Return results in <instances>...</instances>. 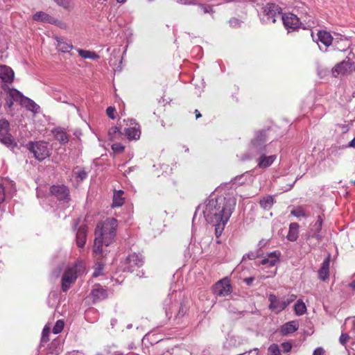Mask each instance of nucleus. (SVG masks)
<instances>
[{"label": "nucleus", "instance_id": "nucleus-49", "mask_svg": "<svg viewBox=\"0 0 355 355\" xmlns=\"http://www.w3.org/2000/svg\"><path fill=\"white\" fill-rule=\"evenodd\" d=\"M292 346L289 343H284L282 344V349L284 352H288L291 351Z\"/></svg>", "mask_w": 355, "mask_h": 355}, {"label": "nucleus", "instance_id": "nucleus-57", "mask_svg": "<svg viewBox=\"0 0 355 355\" xmlns=\"http://www.w3.org/2000/svg\"><path fill=\"white\" fill-rule=\"evenodd\" d=\"M55 24H56L57 26H60L62 28H66V26L64 23L61 22V21H58V20H56V23Z\"/></svg>", "mask_w": 355, "mask_h": 355}, {"label": "nucleus", "instance_id": "nucleus-41", "mask_svg": "<svg viewBox=\"0 0 355 355\" xmlns=\"http://www.w3.org/2000/svg\"><path fill=\"white\" fill-rule=\"evenodd\" d=\"M199 8L203 13H213L212 7L210 6H205L204 4H199Z\"/></svg>", "mask_w": 355, "mask_h": 355}, {"label": "nucleus", "instance_id": "nucleus-10", "mask_svg": "<svg viewBox=\"0 0 355 355\" xmlns=\"http://www.w3.org/2000/svg\"><path fill=\"white\" fill-rule=\"evenodd\" d=\"M3 89L6 92V104L9 107H12L14 102L19 103L21 105L24 98L26 97L20 92L14 88H6L3 86Z\"/></svg>", "mask_w": 355, "mask_h": 355}, {"label": "nucleus", "instance_id": "nucleus-43", "mask_svg": "<svg viewBox=\"0 0 355 355\" xmlns=\"http://www.w3.org/2000/svg\"><path fill=\"white\" fill-rule=\"evenodd\" d=\"M349 338H350V336H349L348 334L343 333L340 336L339 341H340V344L344 345L347 343V341L349 340Z\"/></svg>", "mask_w": 355, "mask_h": 355}, {"label": "nucleus", "instance_id": "nucleus-53", "mask_svg": "<svg viewBox=\"0 0 355 355\" xmlns=\"http://www.w3.org/2000/svg\"><path fill=\"white\" fill-rule=\"evenodd\" d=\"M324 353V351L322 347H318L313 351V355H323Z\"/></svg>", "mask_w": 355, "mask_h": 355}, {"label": "nucleus", "instance_id": "nucleus-55", "mask_svg": "<svg viewBox=\"0 0 355 355\" xmlns=\"http://www.w3.org/2000/svg\"><path fill=\"white\" fill-rule=\"evenodd\" d=\"M254 280V278L253 277H247L243 279V281L248 284V286H251L253 281Z\"/></svg>", "mask_w": 355, "mask_h": 355}, {"label": "nucleus", "instance_id": "nucleus-26", "mask_svg": "<svg viewBox=\"0 0 355 355\" xmlns=\"http://www.w3.org/2000/svg\"><path fill=\"white\" fill-rule=\"evenodd\" d=\"M94 301L102 300L107 297V291L99 285L96 286L92 291Z\"/></svg>", "mask_w": 355, "mask_h": 355}, {"label": "nucleus", "instance_id": "nucleus-61", "mask_svg": "<svg viewBox=\"0 0 355 355\" xmlns=\"http://www.w3.org/2000/svg\"><path fill=\"white\" fill-rule=\"evenodd\" d=\"M195 113H196V119H198V118L201 117V114L200 113V112L198 110H195Z\"/></svg>", "mask_w": 355, "mask_h": 355}, {"label": "nucleus", "instance_id": "nucleus-44", "mask_svg": "<svg viewBox=\"0 0 355 355\" xmlns=\"http://www.w3.org/2000/svg\"><path fill=\"white\" fill-rule=\"evenodd\" d=\"M60 101L64 103H66V104H68L73 107H75L76 109V110L78 112L79 111V108L78 107V106H76L74 103H69L68 101V98L67 96H63V97H60L59 98H58Z\"/></svg>", "mask_w": 355, "mask_h": 355}, {"label": "nucleus", "instance_id": "nucleus-19", "mask_svg": "<svg viewBox=\"0 0 355 355\" xmlns=\"http://www.w3.org/2000/svg\"><path fill=\"white\" fill-rule=\"evenodd\" d=\"M55 139L61 144H65L69 141V135L62 128H55L52 130Z\"/></svg>", "mask_w": 355, "mask_h": 355}, {"label": "nucleus", "instance_id": "nucleus-39", "mask_svg": "<svg viewBox=\"0 0 355 355\" xmlns=\"http://www.w3.org/2000/svg\"><path fill=\"white\" fill-rule=\"evenodd\" d=\"M225 223H215V234L218 238L219 237L225 229Z\"/></svg>", "mask_w": 355, "mask_h": 355}, {"label": "nucleus", "instance_id": "nucleus-1", "mask_svg": "<svg viewBox=\"0 0 355 355\" xmlns=\"http://www.w3.org/2000/svg\"><path fill=\"white\" fill-rule=\"evenodd\" d=\"M236 203L232 195H218L214 192L199 205L194 213L192 222H228Z\"/></svg>", "mask_w": 355, "mask_h": 355}, {"label": "nucleus", "instance_id": "nucleus-4", "mask_svg": "<svg viewBox=\"0 0 355 355\" xmlns=\"http://www.w3.org/2000/svg\"><path fill=\"white\" fill-rule=\"evenodd\" d=\"M116 223H98L95 230V239L101 241L106 246L114 240L116 235Z\"/></svg>", "mask_w": 355, "mask_h": 355}, {"label": "nucleus", "instance_id": "nucleus-31", "mask_svg": "<svg viewBox=\"0 0 355 355\" xmlns=\"http://www.w3.org/2000/svg\"><path fill=\"white\" fill-rule=\"evenodd\" d=\"M274 198L271 196H266L260 200V206L264 209H270L274 204Z\"/></svg>", "mask_w": 355, "mask_h": 355}, {"label": "nucleus", "instance_id": "nucleus-59", "mask_svg": "<svg viewBox=\"0 0 355 355\" xmlns=\"http://www.w3.org/2000/svg\"><path fill=\"white\" fill-rule=\"evenodd\" d=\"M349 146L355 148V137L349 142Z\"/></svg>", "mask_w": 355, "mask_h": 355}, {"label": "nucleus", "instance_id": "nucleus-52", "mask_svg": "<svg viewBox=\"0 0 355 355\" xmlns=\"http://www.w3.org/2000/svg\"><path fill=\"white\" fill-rule=\"evenodd\" d=\"M5 200V191L2 184H0V204Z\"/></svg>", "mask_w": 355, "mask_h": 355}, {"label": "nucleus", "instance_id": "nucleus-46", "mask_svg": "<svg viewBox=\"0 0 355 355\" xmlns=\"http://www.w3.org/2000/svg\"><path fill=\"white\" fill-rule=\"evenodd\" d=\"M48 336H49V329H46L44 328L42 331V339H41V342L42 343H46L48 341L49 338H48Z\"/></svg>", "mask_w": 355, "mask_h": 355}, {"label": "nucleus", "instance_id": "nucleus-8", "mask_svg": "<svg viewBox=\"0 0 355 355\" xmlns=\"http://www.w3.org/2000/svg\"><path fill=\"white\" fill-rule=\"evenodd\" d=\"M0 141L10 148L16 146V142L10 133V123L6 119H0Z\"/></svg>", "mask_w": 355, "mask_h": 355}, {"label": "nucleus", "instance_id": "nucleus-29", "mask_svg": "<svg viewBox=\"0 0 355 355\" xmlns=\"http://www.w3.org/2000/svg\"><path fill=\"white\" fill-rule=\"evenodd\" d=\"M128 262L130 267L138 266L140 267L143 265V259L141 256L137 254H130L128 257Z\"/></svg>", "mask_w": 355, "mask_h": 355}, {"label": "nucleus", "instance_id": "nucleus-21", "mask_svg": "<svg viewBox=\"0 0 355 355\" xmlns=\"http://www.w3.org/2000/svg\"><path fill=\"white\" fill-rule=\"evenodd\" d=\"M318 41L324 44L325 47L329 46L333 41L331 35L326 31H319L318 34Z\"/></svg>", "mask_w": 355, "mask_h": 355}, {"label": "nucleus", "instance_id": "nucleus-22", "mask_svg": "<svg viewBox=\"0 0 355 355\" xmlns=\"http://www.w3.org/2000/svg\"><path fill=\"white\" fill-rule=\"evenodd\" d=\"M55 39L57 42L56 48L58 51L63 53H69L70 50L73 49V46L71 43L67 42L64 39L59 37H56Z\"/></svg>", "mask_w": 355, "mask_h": 355}, {"label": "nucleus", "instance_id": "nucleus-13", "mask_svg": "<svg viewBox=\"0 0 355 355\" xmlns=\"http://www.w3.org/2000/svg\"><path fill=\"white\" fill-rule=\"evenodd\" d=\"M14 71L8 66L0 64V80L3 83H10L14 79Z\"/></svg>", "mask_w": 355, "mask_h": 355}, {"label": "nucleus", "instance_id": "nucleus-33", "mask_svg": "<svg viewBox=\"0 0 355 355\" xmlns=\"http://www.w3.org/2000/svg\"><path fill=\"white\" fill-rule=\"evenodd\" d=\"M121 132L119 128L116 126L112 127L108 131V139L110 141H114L121 137Z\"/></svg>", "mask_w": 355, "mask_h": 355}, {"label": "nucleus", "instance_id": "nucleus-27", "mask_svg": "<svg viewBox=\"0 0 355 355\" xmlns=\"http://www.w3.org/2000/svg\"><path fill=\"white\" fill-rule=\"evenodd\" d=\"M21 105L34 114L38 113L40 111V106L28 97H25V98H24Z\"/></svg>", "mask_w": 355, "mask_h": 355}, {"label": "nucleus", "instance_id": "nucleus-48", "mask_svg": "<svg viewBox=\"0 0 355 355\" xmlns=\"http://www.w3.org/2000/svg\"><path fill=\"white\" fill-rule=\"evenodd\" d=\"M103 268V264H98L97 268L95 269V271L93 273V277H98L101 275V271Z\"/></svg>", "mask_w": 355, "mask_h": 355}, {"label": "nucleus", "instance_id": "nucleus-15", "mask_svg": "<svg viewBox=\"0 0 355 355\" xmlns=\"http://www.w3.org/2000/svg\"><path fill=\"white\" fill-rule=\"evenodd\" d=\"M130 125L132 126L125 129V132L127 137L129 139H139L141 135L139 126L136 123L135 119L130 120Z\"/></svg>", "mask_w": 355, "mask_h": 355}, {"label": "nucleus", "instance_id": "nucleus-28", "mask_svg": "<svg viewBox=\"0 0 355 355\" xmlns=\"http://www.w3.org/2000/svg\"><path fill=\"white\" fill-rule=\"evenodd\" d=\"M298 223H290L287 239L291 241H295L298 237Z\"/></svg>", "mask_w": 355, "mask_h": 355}, {"label": "nucleus", "instance_id": "nucleus-40", "mask_svg": "<svg viewBox=\"0 0 355 355\" xmlns=\"http://www.w3.org/2000/svg\"><path fill=\"white\" fill-rule=\"evenodd\" d=\"M228 22H229L230 26L232 28H234L241 27V24H242V21H241L240 19H239L236 17H232L229 20Z\"/></svg>", "mask_w": 355, "mask_h": 355}, {"label": "nucleus", "instance_id": "nucleus-2", "mask_svg": "<svg viewBox=\"0 0 355 355\" xmlns=\"http://www.w3.org/2000/svg\"><path fill=\"white\" fill-rule=\"evenodd\" d=\"M269 132V129L255 131L248 150L242 153L239 159L243 162L254 159L257 166L261 169H266L272 166L277 156L272 154L270 150L272 142L270 141Z\"/></svg>", "mask_w": 355, "mask_h": 355}, {"label": "nucleus", "instance_id": "nucleus-35", "mask_svg": "<svg viewBox=\"0 0 355 355\" xmlns=\"http://www.w3.org/2000/svg\"><path fill=\"white\" fill-rule=\"evenodd\" d=\"M103 244H104L103 241H97L96 239H94L93 252L96 255L102 256L103 254Z\"/></svg>", "mask_w": 355, "mask_h": 355}, {"label": "nucleus", "instance_id": "nucleus-9", "mask_svg": "<svg viewBox=\"0 0 355 355\" xmlns=\"http://www.w3.org/2000/svg\"><path fill=\"white\" fill-rule=\"evenodd\" d=\"M51 193L55 196L57 200L63 205L64 207H68L69 202L70 201L69 189L63 185H53L51 187Z\"/></svg>", "mask_w": 355, "mask_h": 355}, {"label": "nucleus", "instance_id": "nucleus-23", "mask_svg": "<svg viewBox=\"0 0 355 355\" xmlns=\"http://www.w3.org/2000/svg\"><path fill=\"white\" fill-rule=\"evenodd\" d=\"M310 209V207H307L305 209L302 207H296L291 211V214L300 220L302 218H306L311 215Z\"/></svg>", "mask_w": 355, "mask_h": 355}, {"label": "nucleus", "instance_id": "nucleus-58", "mask_svg": "<svg viewBox=\"0 0 355 355\" xmlns=\"http://www.w3.org/2000/svg\"><path fill=\"white\" fill-rule=\"evenodd\" d=\"M248 258H249L250 259H255L258 255H255L254 253H252H252H249V254H248Z\"/></svg>", "mask_w": 355, "mask_h": 355}, {"label": "nucleus", "instance_id": "nucleus-34", "mask_svg": "<svg viewBox=\"0 0 355 355\" xmlns=\"http://www.w3.org/2000/svg\"><path fill=\"white\" fill-rule=\"evenodd\" d=\"M294 309L295 313L298 315H303L306 311V307L304 303L301 300L297 301V302L295 304Z\"/></svg>", "mask_w": 355, "mask_h": 355}, {"label": "nucleus", "instance_id": "nucleus-3", "mask_svg": "<svg viewBox=\"0 0 355 355\" xmlns=\"http://www.w3.org/2000/svg\"><path fill=\"white\" fill-rule=\"evenodd\" d=\"M308 10L309 9L307 7H302L299 16L291 12L285 13L282 16L284 27L288 32L295 31L300 26L306 29L313 25V17Z\"/></svg>", "mask_w": 355, "mask_h": 355}, {"label": "nucleus", "instance_id": "nucleus-16", "mask_svg": "<svg viewBox=\"0 0 355 355\" xmlns=\"http://www.w3.org/2000/svg\"><path fill=\"white\" fill-rule=\"evenodd\" d=\"M351 68V64L348 61H343L337 64L332 69V74L334 77H337L339 75H345Z\"/></svg>", "mask_w": 355, "mask_h": 355}, {"label": "nucleus", "instance_id": "nucleus-18", "mask_svg": "<svg viewBox=\"0 0 355 355\" xmlns=\"http://www.w3.org/2000/svg\"><path fill=\"white\" fill-rule=\"evenodd\" d=\"M330 265V255H329L322 262L321 268L318 270V277L324 281L329 277Z\"/></svg>", "mask_w": 355, "mask_h": 355}, {"label": "nucleus", "instance_id": "nucleus-47", "mask_svg": "<svg viewBox=\"0 0 355 355\" xmlns=\"http://www.w3.org/2000/svg\"><path fill=\"white\" fill-rule=\"evenodd\" d=\"M187 311V308L185 306L182 304L180 307V309H179V311L178 313V316L179 318L183 317L186 314Z\"/></svg>", "mask_w": 355, "mask_h": 355}, {"label": "nucleus", "instance_id": "nucleus-6", "mask_svg": "<svg viewBox=\"0 0 355 355\" xmlns=\"http://www.w3.org/2000/svg\"><path fill=\"white\" fill-rule=\"evenodd\" d=\"M26 148L39 162L44 160L51 154V148L44 141H30L26 144Z\"/></svg>", "mask_w": 355, "mask_h": 355}, {"label": "nucleus", "instance_id": "nucleus-30", "mask_svg": "<svg viewBox=\"0 0 355 355\" xmlns=\"http://www.w3.org/2000/svg\"><path fill=\"white\" fill-rule=\"evenodd\" d=\"M123 191L121 190L115 191L113 196V200L112 206L113 207H121L123 205L124 202Z\"/></svg>", "mask_w": 355, "mask_h": 355}, {"label": "nucleus", "instance_id": "nucleus-42", "mask_svg": "<svg viewBox=\"0 0 355 355\" xmlns=\"http://www.w3.org/2000/svg\"><path fill=\"white\" fill-rule=\"evenodd\" d=\"M112 149L114 152L121 153L123 150L124 146L120 143H115L112 145Z\"/></svg>", "mask_w": 355, "mask_h": 355}, {"label": "nucleus", "instance_id": "nucleus-17", "mask_svg": "<svg viewBox=\"0 0 355 355\" xmlns=\"http://www.w3.org/2000/svg\"><path fill=\"white\" fill-rule=\"evenodd\" d=\"M253 180V178L250 171H247L241 175H237L234 178L231 182L233 184L238 186L245 184L250 183Z\"/></svg>", "mask_w": 355, "mask_h": 355}, {"label": "nucleus", "instance_id": "nucleus-20", "mask_svg": "<svg viewBox=\"0 0 355 355\" xmlns=\"http://www.w3.org/2000/svg\"><path fill=\"white\" fill-rule=\"evenodd\" d=\"M33 20L36 21H42V22H46V23H49V24H55L56 23V19L50 16L49 15H48L47 13L44 12H42V11H40V12H37L33 16Z\"/></svg>", "mask_w": 355, "mask_h": 355}, {"label": "nucleus", "instance_id": "nucleus-62", "mask_svg": "<svg viewBox=\"0 0 355 355\" xmlns=\"http://www.w3.org/2000/svg\"><path fill=\"white\" fill-rule=\"evenodd\" d=\"M349 286L353 288H355V279L352 280V282L349 284Z\"/></svg>", "mask_w": 355, "mask_h": 355}, {"label": "nucleus", "instance_id": "nucleus-64", "mask_svg": "<svg viewBox=\"0 0 355 355\" xmlns=\"http://www.w3.org/2000/svg\"><path fill=\"white\" fill-rule=\"evenodd\" d=\"M107 222L115 223V222H117V220L115 218H109V220Z\"/></svg>", "mask_w": 355, "mask_h": 355}, {"label": "nucleus", "instance_id": "nucleus-63", "mask_svg": "<svg viewBox=\"0 0 355 355\" xmlns=\"http://www.w3.org/2000/svg\"><path fill=\"white\" fill-rule=\"evenodd\" d=\"M317 222H320V223L323 222V219L321 218V216L320 215L318 216V220H317Z\"/></svg>", "mask_w": 355, "mask_h": 355}, {"label": "nucleus", "instance_id": "nucleus-24", "mask_svg": "<svg viewBox=\"0 0 355 355\" xmlns=\"http://www.w3.org/2000/svg\"><path fill=\"white\" fill-rule=\"evenodd\" d=\"M298 327L299 325L297 321H290L282 325L280 332L284 336L288 335L297 330Z\"/></svg>", "mask_w": 355, "mask_h": 355}, {"label": "nucleus", "instance_id": "nucleus-37", "mask_svg": "<svg viewBox=\"0 0 355 355\" xmlns=\"http://www.w3.org/2000/svg\"><path fill=\"white\" fill-rule=\"evenodd\" d=\"M268 355H280V350L276 344L270 345L268 350Z\"/></svg>", "mask_w": 355, "mask_h": 355}, {"label": "nucleus", "instance_id": "nucleus-45", "mask_svg": "<svg viewBox=\"0 0 355 355\" xmlns=\"http://www.w3.org/2000/svg\"><path fill=\"white\" fill-rule=\"evenodd\" d=\"M116 112V110L114 107H108L106 110V114L107 115L112 119H115L114 113Z\"/></svg>", "mask_w": 355, "mask_h": 355}, {"label": "nucleus", "instance_id": "nucleus-60", "mask_svg": "<svg viewBox=\"0 0 355 355\" xmlns=\"http://www.w3.org/2000/svg\"><path fill=\"white\" fill-rule=\"evenodd\" d=\"M267 243V241H265V240H261L259 241V245L260 246V248H262Z\"/></svg>", "mask_w": 355, "mask_h": 355}, {"label": "nucleus", "instance_id": "nucleus-56", "mask_svg": "<svg viewBox=\"0 0 355 355\" xmlns=\"http://www.w3.org/2000/svg\"><path fill=\"white\" fill-rule=\"evenodd\" d=\"M295 299H296V295H291L286 300H284L285 302H288V304H290Z\"/></svg>", "mask_w": 355, "mask_h": 355}, {"label": "nucleus", "instance_id": "nucleus-32", "mask_svg": "<svg viewBox=\"0 0 355 355\" xmlns=\"http://www.w3.org/2000/svg\"><path fill=\"white\" fill-rule=\"evenodd\" d=\"M78 54L83 58L85 59H92V60H96L99 58V56L93 51H87V50H83V49H77Z\"/></svg>", "mask_w": 355, "mask_h": 355}, {"label": "nucleus", "instance_id": "nucleus-38", "mask_svg": "<svg viewBox=\"0 0 355 355\" xmlns=\"http://www.w3.org/2000/svg\"><path fill=\"white\" fill-rule=\"evenodd\" d=\"M64 322L62 320H58L53 328V332L55 334L62 331L64 327Z\"/></svg>", "mask_w": 355, "mask_h": 355}, {"label": "nucleus", "instance_id": "nucleus-7", "mask_svg": "<svg viewBox=\"0 0 355 355\" xmlns=\"http://www.w3.org/2000/svg\"><path fill=\"white\" fill-rule=\"evenodd\" d=\"M282 14V8L277 4L269 3L262 8L259 13L260 20L262 24H270L276 21V18Z\"/></svg>", "mask_w": 355, "mask_h": 355}, {"label": "nucleus", "instance_id": "nucleus-51", "mask_svg": "<svg viewBox=\"0 0 355 355\" xmlns=\"http://www.w3.org/2000/svg\"><path fill=\"white\" fill-rule=\"evenodd\" d=\"M55 2H56L58 5L62 6L63 7H67L69 4V0H53Z\"/></svg>", "mask_w": 355, "mask_h": 355}, {"label": "nucleus", "instance_id": "nucleus-5", "mask_svg": "<svg viewBox=\"0 0 355 355\" xmlns=\"http://www.w3.org/2000/svg\"><path fill=\"white\" fill-rule=\"evenodd\" d=\"M85 272V266L80 261H76L73 265L67 268L62 279V289L66 292L73 283L78 275Z\"/></svg>", "mask_w": 355, "mask_h": 355}, {"label": "nucleus", "instance_id": "nucleus-12", "mask_svg": "<svg viewBox=\"0 0 355 355\" xmlns=\"http://www.w3.org/2000/svg\"><path fill=\"white\" fill-rule=\"evenodd\" d=\"M268 300L270 302L269 309L276 313L281 312L288 305V302L280 300L273 294L269 295Z\"/></svg>", "mask_w": 355, "mask_h": 355}, {"label": "nucleus", "instance_id": "nucleus-50", "mask_svg": "<svg viewBox=\"0 0 355 355\" xmlns=\"http://www.w3.org/2000/svg\"><path fill=\"white\" fill-rule=\"evenodd\" d=\"M178 2L182 5H195V4H196V0H178Z\"/></svg>", "mask_w": 355, "mask_h": 355}, {"label": "nucleus", "instance_id": "nucleus-36", "mask_svg": "<svg viewBox=\"0 0 355 355\" xmlns=\"http://www.w3.org/2000/svg\"><path fill=\"white\" fill-rule=\"evenodd\" d=\"M73 173L76 178L80 182H83L88 176V173L85 171L84 169L81 168H79L78 171L74 170Z\"/></svg>", "mask_w": 355, "mask_h": 355}, {"label": "nucleus", "instance_id": "nucleus-11", "mask_svg": "<svg viewBox=\"0 0 355 355\" xmlns=\"http://www.w3.org/2000/svg\"><path fill=\"white\" fill-rule=\"evenodd\" d=\"M214 293L219 297H226L232 293V286L227 279L218 281L214 286Z\"/></svg>", "mask_w": 355, "mask_h": 355}, {"label": "nucleus", "instance_id": "nucleus-14", "mask_svg": "<svg viewBox=\"0 0 355 355\" xmlns=\"http://www.w3.org/2000/svg\"><path fill=\"white\" fill-rule=\"evenodd\" d=\"M78 224V223H76L74 230L77 229ZM87 232V226L85 224H82L78 227V231L76 233V243L79 248H83L85 244Z\"/></svg>", "mask_w": 355, "mask_h": 355}, {"label": "nucleus", "instance_id": "nucleus-25", "mask_svg": "<svg viewBox=\"0 0 355 355\" xmlns=\"http://www.w3.org/2000/svg\"><path fill=\"white\" fill-rule=\"evenodd\" d=\"M280 253L277 251H274L268 255V257L261 260L262 265H267L268 266H273L279 260Z\"/></svg>", "mask_w": 355, "mask_h": 355}, {"label": "nucleus", "instance_id": "nucleus-54", "mask_svg": "<svg viewBox=\"0 0 355 355\" xmlns=\"http://www.w3.org/2000/svg\"><path fill=\"white\" fill-rule=\"evenodd\" d=\"M351 322H352L351 332L353 334V336L355 337V316L352 318Z\"/></svg>", "mask_w": 355, "mask_h": 355}]
</instances>
